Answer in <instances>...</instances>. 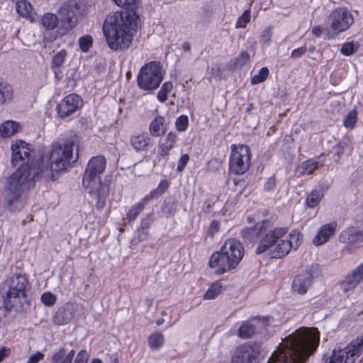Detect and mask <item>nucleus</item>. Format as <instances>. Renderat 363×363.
I'll use <instances>...</instances> for the list:
<instances>
[{"label": "nucleus", "instance_id": "nucleus-1", "mask_svg": "<svg viewBox=\"0 0 363 363\" xmlns=\"http://www.w3.org/2000/svg\"><path fill=\"white\" fill-rule=\"evenodd\" d=\"M113 1L125 11L108 15L104 22L103 30L107 44L111 50H124L130 47L137 31L138 16L135 9L138 6L139 1Z\"/></svg>", "mask_w": 363, "mask_h": 363}, {"label": "nucleus", "instance_id": "nucleus-2", "mask_svg": "<svg viewBox=\"0 0 363 363\" xmlns=\"http://www.w3.org/2000/svg\"><path fill=\"white\" fill-rule=\"evenodd\" d=\"M41 172L38 167L22 164L7 179L4 186L5 199L9 205L19 199L22 195L35 186V178Z\"/></svg>", "mask_w": 363, "mask_h": 363}, {"label": "nucleus", "instance_id": "nucleus-3", "mask_svg": "<svg viewBox=\"0 0 363 363\" xmlns=\"http://www.w3.org/2000/svg\"><path fill=\"white\" fill-rule=\"evenodd\" d=\"M79 143V140L76 134L69 135L63 142L54 143L49 159L50 169L46 167L44 169L43 167H40L41 172H43L45 177L54 179L52 172H60L67 170L77 160V157H74L73 150L74 147H78Z\"/></svg>", "mask_w": 363, "mask_h": 363}, {"label": "nucleus", "instance_id": "nucleus-4", "mask_svg": "<svg viewBox=\"0 0 363 363\" xmlns=\"http://www.w3.org/2000/svg\"><path fill=\"white\" fill-rule=\"evenodd\" d=\"M244 256V248L236 239H228L222 246L220 251L212 255L209 261L210 267L218 274L235 269Z\"/></svg>", "mask_w": 363, "mask_h": 363}, {"label": "nucleus", "instance_id": "nucleus-5", "mask_svg": "<svg viewBox=\"0 0 363 363\" xmlns=\"http://www.w3.org/2000/svg\"><path fill=\"white\" fill-rule=\"evenodd\" d=\"M287 233L284 228H275L262 238L257 247V253L266 252L273 247L270 252L272 258H281L288 255L292 248V242L289 240H279Z\"/></svg>", "mask_w": 363, "mask_h": 363}, {"label": "nucleus", "instance_id": "nucleus-6", "mask_svg": "<svg viewBox=\"0 0 363 363\" xmlns=\"http://www.w3.org/2000/svg\"><path fill=\"white\" fill-rule=\"evenodd\" d=\"M320 333L315 328L296 330V363H305L316 350Z\"/></svg>", "mask_w": 363, "mask_h": 363}, {"label": "nucleus", "instance_id": "nucleus-7", "mask_svg": "<svg viewBox=\"0 0 363 363\" xmlns=\"http://www.w3.org/2000/svg\"><path fill=\"white\" fill-rule=\"evenodd\" d=\"M28 286V281L24 275L14 274L10 278L9 281V290L4 297V308L1 309L4 314L17 303H20L21 298L26 297Z\"/></svg>", "mask_w": 363, "mask_h": 363}, {"label": "nucleus", "instance_id": "nucleus-8", "mask_svg": "<svg viewBox=\"0 0 363 363\" xmlns=\"http://www.w3.org/2000/svg\"><path fill=\"white\" fill-rule=\"evenodd\" d=\"M252 153L250 147L246 145H232L229 169L232 174H244L251 165Z\"/></svg>", "mask_w": 363, "mask_h": 363}, {"label": "nucleus", "instance_id": "nucleus-9", "mask_svg": "<svg viewBox=\"0 0 363 363\" xmlns=\"http://www.w3.org/2000/svg\"><path fill=\"white\" fill-rule=\"evenodd\" d=\"M162 79V69L160 63L151 62L140 69L138 75V84L143 90L151 91L156 89Z\"/></svg>", "mask_w": 363, "mask_h": 363}, {"label": "nucleus", "instance_id": "nucleus-10", "mask_svg": "<svg viewBox=\"0 0 363 363\" xmlns=\"http://www.w3.org/2000/svg\"><path fill=\"white\" fill-rule=\"evenodd\" d=\"M354 23L351 11L345 7L333 9L328 16L330 30L334 35H338L348 30Z\"/></svg>", "mask_w": 363, "mask_h": 363}, {"label": "nucleus", "instance_id": "nucleus-11", "mask_svg": "<svg viewBox=\"0 0 363 363\" xmlns=\"http://www.w3.org/2000/svg\"><path fill=\"white\" fill-rule=\"evenodd\" d=\"M363 341L352 342L343 349L334 350L329 363H354L362 354Z\"/></svg>", "mask_w": 363, "mask_h": 363}, {"label": "nucleus", "instance_id": "nucleus-12", "mask_svg": "<svg viewBox=\"0 0 363 363\" xmlns=\"http://www.w3.org/2000/svg\"><path fill=\"white\" fill-rule=\"evenodd\" d=\"M262 356L261 347L257 343H245L236 347L231 358V363H258Z\"/></svg>", "mask_w": 363, "mask_h": 363}, {"label": "nucleus", "instance_id": "nucleus-13", "mask_svg": "<svg viewBox=\"0 0 363 363\" xmlns=\"http://www.w3.org/2000/svg\"><path fill=\"white\" fill-rule=\"evenodd\" d=\"M295 337H287L274 352L267 363H295Z\"/></svg>", "mask_w": 363, "mask_h": 363}, {"label": "nucleus", "instance_id": "nucleus-14", "mask_svg": "<svg viewBox=\"0 0 363 363\" xmlns=\"http://www.w3.org/2000/svg\"><path fill=\"white\" fill-rule=\"evenodd\" d=\"M11 162L13 165L16 166L19 162H22L23 164L30 165L29 163L33 159V153L30 144L21 140H16L11 145Z\"/></svg>", "mask_w": 363, "mask_h": 363}, {"label": "nucleus", "instance_id": "nucleus-15", "mask_svg": "<svg viewBox=\"0 0 363 363\" xmlns=\"http://www.w3.org/2000/svg\"><path fill=\"white\" fill-rule=\"evenodd\" d=\"M81 14V6L77 0H69L64 3L60 9V15L67 23L66 30H69L77 24Z\"/></svg>", "mask_w": 363, "mask_h": 363}, {"label": "nucleus", "instance_id": "nucleus-16", "mask_svg": "<svg viewBox=\"0 0 363 363\" xmlns=\"http://www.w3.org/2000/svg\"><path fill=\"white\" fill-rule=\"evenodd\" d=\"M82 106V100L78 94H72L65 96L57 105V113L61 118H67Z\"/></svg>", "mask_w": 363, "mask_h": 363}, {"label": "nucleus", "instance_id": "nucleus-17", "mask_svg": "<svg viewBox=\"0 0 363 363\" xmlns=\"http://www.w3.org/2000/svg\"><path fill=\"white\" fill-rule=\"evenodd\" d=\"M82 184L90 194H94L99 198L105 196L108 193V188L101 183L99 175L84 174Z\"/></svg>", "mask_w": 363, "mask_h": 363}, {"label": "nucleus", "instance_id": "nucleus-18", "mask_svg": "<svg viewBox=\"0 0 363 363\" xmlns=\"http://www.w3.org/2000/svg\"><path fill=\"white\" fill-rule=\"evenodd\" d=\"M77 311V305L67 303L57 308L52 318V321L57 325L68 324L74 318Z\"/></svg>", "mask_w": 363, "mask_h": 363}, {"label": "nucleus", "instance_id": "nucleus-19", "mask_svg": "<svg viewBox=\"0 0 363 363\" xmlns=\"http://www.w3.org/2000/svg\"><path fill=\"white\" fill-rule=\"evenodd\" d=\"M315 271V268L310 267L298 273L296 276V293L300 295L306 294L313 284Z\"/></svg>", "mask_w": 363, "mask_h": 363}, {"label": "nucleus", "instance_id": "nucleus-20", "mask_svg": "<svg viewBox=\"0 0 363 363\" xmlns=\"http://www.w3.org/2000/svg\"><path fill=\"white\" fill-rule=\"evenodd\" d=\"M337 228L336 223H330L323 225L318 231L313 239V244L315 246H320L327 242L329 239L335 233Z\"/></svg>", "mask_w": 363, "mask_h": 363}, {"label": "nucleus", "instance_id": "nucleus-21", "mask_svg": "<svg viewBox=\"0 0 363 363\" xmlns=\"http://www.w3.org/2000/svg\"><path fill=\"white\" fill-rule=\"evenodd\" d=\"M340 240L351 248L356 247L357 244L363 242V231H359L354 228H349L340 233Z\"/></svg>", "mask_w": 363, "mask_h": 363}, {"label": "nucleus", "instance_id": "nucleus-22", "mask_svg": "<svg viewBox=\"0 0 363 363\" xmlns=\"http://www.w3.org/2000/svg\"><path fill=\"white\" fill-rule=\"evenodd\" d=\"M106 161L104 156L93 157L89 162L84 174H93L101 176L104 172Z\"/></svg>", "mask_w": 363, "mask_h": 363}, {"label": "nucleus", "instance_id": "nucleus-23", "mask_svg": "<svg viewBox=\"0 0 363 363\" xmlns=\"http://www.w3.org/2000/svg\"><path fill=\"white\" fill-rule=\"evenodd\" d=\"M75 351L71 350L67 352L64 347H60L52 354L50 358L51 363H72Z\"/></svg>", "mask_w": 363, "mask_h": 363}, {"label": "nucleus", "instance_id": "nucleus-24", "mask_svg": "<svg viewBox=\"0 0 363 363\" xmlns=\"http://www.w3.org/2000/svg\"><path fill=\"white\" fill-rule=\"evenodd\" d=\"M21 125L16 121H6L0 125V135L3 138H9L18 133Z\"/></svg>", "mask_w": 363, "mask_h": 363}, {"label": "nucleus", "instance_id": "nucleus-25", "mask_svg": "<svg viewBox=\"0 0 363 363\" xmlns=\"http://www.w3.org/2000/svg\"><path fill=\"white\" fill-rule=\"evenodd\" d=\"M264 223H257L255 225L242 230V234L245 239L250 241L256 240L263 233Z\"/></svg>", "mask_w": 363, "mask_h": 363}, {"label": "nucleus", "instance_id": "nucleus-26", "mask_svg": "<svg viewBox=\"0 0 363 363\" xmlns=\"http://www.w3.org/2000/svg\"><path fill=\"white\" fill-rule=\"evenodd\" d=\"M360 283L359 280L354 276L352 272H351L340 281V286L345 293H347L354 289Z\"/></svg>", "mask_w": 363, "mask_h": 363}, {"label": "nucleus", "instance_id": "nucleus-27", "mask_svg": "<svg viewBox=\"0 0 363 363\" xmlns=\"http://www.w3.org/2000/svg\"><path fill=\"white\" fill-rule=\"evenodd\" d=\"M176 138L177 137L174 133H169L167 134L165 140L160 146L159 153L160 155L166 156L169 154L176 142Z\"/></svg>", "mask_w": 363, "mask_h": 363}, {"label": "nucleus", "instance_id": "nucleus-28", "mask_svg": "<svg viewBox=\"0 0 363 363\" xmlns=\"http://www.w3.org/2000/svg\"><path fill=\"white\" fill-rule=\"evenodd\" d=\"M17 13L23 18H28L31 17L33 8L30 2L26 0L18 1L16 4Z\"/></svg>", "mask_w": 363, "mask_h": 363}, {"label": "nucleus", "instance_id": "nucleus-29", "mask_svg": "<svg viewBox=\"0 0 363 363\" xmlns=\"http://www.w3.org/2000/svg\"><path fill=\"white\" fill-rule=\"evenodd\" d=\"M164 118L162 116L156 117L150 123V130L153 136L158 137L164 133Z\"/></svg>", "mask_w": 363, "mask_h": 363}, {"label": "nucleus", "instance_id": "nucleus-30", "mask_svg": "<svg viewBox=\"0 0 363 363\" xmlns=\"http://www.w3.org/2000/svg\"><path fill=\"white\" fill-rule=\"evenodd\" d=\"M150 138L146 135L133 136L131 144L136 150H143L149 145Z\"/></svg>", "mask_w": 363, "mask_h": 363}, {"label": "nucleus", "instance_id": "nucleus-31", "mask_svg": "<svg viewBox=\"0 0 363 363\" xmlns=\"http://www.w3.org/2000/svg\"><path fill=\"white\" fill-rule=\"evenodd\" d=\"M13 92L12 87L5 82H0V104L9 102L12 100Z\"/></svg>", "mask_w": 363, "mask_h": 363}, {"label": "nucleus", "instance_id": "nucleus-32", "mask_svg": "<svg viewBox=\"0 0 363 363\" xmlns=\"http://www.w3.org/2000/svg\"><path fill=\"white\" fill-rule=\"evenodd\" d=\"M238 333L241 338H250L255 333V326L250 322H245L240 325Z\"/></svg>", "mask_w": 363, "mask_h": 363}, {"label": "nucleus", "instance_id": "nucleus-33", "mask_svg": "<svg viewBox=\"0 0 363 363\" xmlns=\"http://www.w3.org/2000/svg\"><path fill=\"white\" fill-rule=\"evenodd\" d=\"M164 343V336L160 332H155L148 337L149 346L152 350H157Z\"/></svg>", "mask_w": 363, "mask_h": 363}, {"label": "nucleus", "instance_id": "nucleus-34", "mask_svg": "<svg viewBox=\"0 0 363 363\" xmlns=\"http://www.w3.org/2000/svg\"><path fill=\"white\" fill-rule=\"evenodd\" d=\"M318 167V162L314 160H308L303 162L299 167L300 174H311Z\"/></svg>", "mask_w": 363, "mask_h": 363}, {"label": "nucleus", "instance_id": "nucleus-35", "mask_svg": "<svg viewBox=\"0 0 363 363\" xmlns=\"http://www.w3.org/2000/svg\"><path fill=\"white\" fill-rule=\"evenodd\" d=\"M323 192L321 190H313L308 195L306 202L310 208L315 207L323 198Z\"/></svg>", "mask_w": 363, "mask_h": 363}, {"label": "nucleus", "instance_id": "nucleus-36", "mask_svg": "<svg viewBox=\"0 0 363 363\" xmlns=\"http://www.w3.org/2000/svg\"><path fill=\"white\" fill-rule=\"evenodd\" d=\"M169 183L167 180L164 179L160 182L157 189L152 190L149 195L146 196V201L150 199L161 196L168 189Z\"/></svg>", "mask_w": 363, "mask_h": 363}, {"label": "nucleus", "instance_id": "nucleus-37", "mask_svg": "<svg viewBox=\"0 0 363 363\" xmlns=\"http://www.w3.org/2000/svg\"><path fill=\"white\" fill-rule=\"evenodd\" d=\"M58 23L57 16L53 13H46L42 18V23L47 29H54L57 26Z\"/></svg>", "mask_w": 363, "mask_h": 363}, {"label": "nucleus", "instance_id": "nucleus-38", "mask_svg": "<svg viewBox=\"0 0 363 363\" xmlns=\"http://www.w3.org/2000/svg\"><path fill=\"white\" fill-rule=\"evenodd\" d=\"M222 291V286L218 282L213 283L203 295V299L211 300L217 297Z\"/></svg>", "mask_w": 363, "mask_h": 363}, {"label": "nucleus", "instance_id": "nucleus-39", "mask_svg": "<svg viewBox=\"0 0 363 363\" xmlns=\"http://www.w3.org/2000/svg\"><path fill=\"white\" fill-rule=\"evenodd\" d=\"M148 203L146 201V198L145 197L140 203H138L135 206H133L127 213V218L130 220H133L136 218L140 211L143 209L144 206Z\"/></svg>", "mask_w": 363, "mask_h": 363}, {"label": "nucleus", "instance_id": "nucleus-40", "mask_svg": "<svg viewBox=\"0 0 363 363\" xmlns=\"http://www.w3.org/2000/svg\"><path fill=\"white\" fill-rule=\"evenodd\" d=\"M357 115L358 113L356 109H353L350 111L343 121L344 126L349 129L354 128L357 121Z\"/></svg>", "mask_w": 363, "mask_h": 363}, {"label": "nucleus", "instance_id": "nucleus-41", "mask_svg": "<svg viewBox=\"0 0 363 363\" xmlns=\"http://www.w3.org/2000/svg\"><path fill=\"white\" fill-rule=\"evenodd\" d=\"M172 88L173 85L171 82L164 83L157 93L158 100L161 102H164L167 99V94L170 93Z\"/></svg>", "mask_w": 363, "mask_h": 363}, {"label": "nucleus", "instance_id": "nucleus-42", "mask_svg": "<svg viewBox=\"0 0 363 363\" xmlns=\"http://www.w3.org/2000/svg\"><path fill=\"white\" fill-rule=\"evenodd\" d=\"M57 299V296L51 292L43 293L40 298L43 305L47 307L53 306L56 303Z\"/></svg>", "mask_w": 363, "mask_h": 363}, {"label": "nucleus", "instance_id": "nucleus-43", "mask_svg": "<svg viewBox=\"0 0 363 363\" xmlns=\"http://www.w3.org/2000/svg\"><path fill=\"white\" fill-rule=\"evenodd\" d=\"M269 75V70L267 67H262L257 74L254 75L251 79L252 84H257L264 82Z\"/></svg>", "mask_w": 363, "mask_h": 363}, {"label": "nucleus", "instance_id": "nucleus-44", "mask_svg": "<svg viewBox=\"0 0 363 363\" xmlns=\"http://www.w3.org/2000/svg\"><path fill=\"white\" fill-rule=\"evenodd\" d=\"M67 52L65 50H62L56 53L52 58L53 65L57 67H62L64 64Z\"/></svg>", "mask_w": 363, "mask_h": 363}, {"label": "nucleus", "instance_id": "nucleus-45", "mask_svg": "<svg viewBox=\"0 0 363 363\" xmlns=\"http://www.w3.org/2000/svg\"><path fill=\"white\" fill-rule=\"evenodd\" d=\"M92 45V38L90 35H85L79 39V46L83 52H87Z\"/></svg>", "mask_w": 363, "mask_h": 363}, {"label": "nucleus", "instance_id": "nucleus-46", "mask_svg": "<svg viewBox=\"0 0 363 363\" xmlns=\"http://www.w3.org/2000/svg\"><path fill=\"white\" fill-rule=\"evenodd\" d=\"M357 47H355L352 42H348L342 45L341 52L345 55H351L357 51Z\"/></svg>", "mask_w": 363, "mask_h": 363}, {"label": "nucleus", "instance_id": "nucleus-47", "mask_svg": "<svg viewBox=\"0 0 363 363\" xmlns=\"http://www.w3.org/2000/svg\"><path fill=\"white\" fill-rule=\"evenodd\" d=\"M250 20V11L249 10H246L242 15L239 18L237 21L236 26L238 28H245L247 23Z\"/></svg>", "mask_w": 363, "mask_h": 363}, {"label": "nucleus", "instance_id": "nucleus-48", "mask_svg": "<svg viewBox=\"0 0 363 363\" xmlns=\"http://www.w3.org/2000/svg\"><path fill=\"white\" fill-rule=\"evenodd\" d=\"M176 126L178 130L184 131L188 126V117L186 116H181L176 121Z\"/></svg>", "mask_w": 363, "mask_h": 363}, {"label": "nucleus", "instance_id": "nucleus-49", "mask_svg": "<svg viewBox=\"0 0 363 363\" xmlns=\"http://www.w3.org/2000/svg\"><path fill=\"white\" fill-rule=\"evenodd\" d=\"M45 357V354L38 351L35 352L34 354H32L28 359L27 362L26 363H38L41 360H43Z\"/></svg>", "mask_w": 363, "mask_h": 363}, {"label": "nucleus", "instance_id": "nucleus-50", "mask_svg": "<svg viewBox=\"0 0 363 363\" xmlns=\"http://www.w3.org/2000/svg\"><path fill=\"white\" fill-rule=\"evenodd\" d=\"M88 359H89L88 352L84 350H82L77 354L74 363H87Z\"/></svg>", "mask_w": 363, "mask_h": 363}, {"label": "nucleus", "instance_id": "nucleus-51", "mask_svg": "<svg viewBox=\"0 0 363 363\" xmlns=\"http://www.w3.org/2000/svg\"><path fill=\"white\" fill-rule=\"evenodd\" d=\"M189 160V156L187 154L182 155L179 164L177 165V170L182 172Z\"/></svg>", "mask_w": 363, "mask_h": 363}, {"label": "nucleus", "instance_id": "nucleus-52", "mask_svg": "<svg viewBox=\"0 0 363 363\" xmlns=\"http://www.w3.org/2000/svg\"><path fill=\"white\" fill-rule=\"evenodd\" d=\"M352 272L360 282L363 281V262L357 266Z\"/></svg>", "mask_w": 363, "mask_h": 363}, {"label": "nucleus", "instance_id": "nucleus-53", "mask_svg": "<svg viewBox=\"0 0 363 363\" xmlns=\"http://www.w3.org/2000/svg\"><path fill=\"white\" fill-rule=\"evenodd\" d=\"M271 37H272V32H271L270 28H266L264 30V31L262 34V36H261V40H262V43H268L271 40Z\"/></svg>", "mask_w": 363, "mask_h": 363}, {"label": "nucleus", "instance_id": "nucleus-54", "mask_svg": "<svg viewBox=\"0 0 363 363\" xmlns=\"http://www.w3.org/2000/svg\"><path fill=\"white\" fill-rule=\"evenodd\" d=\"M250 60V55L247 52H242L238 59V63L243 65Z\"/></svg>", "mask_w": 363, "mask_h": 363}, {"label": "nucleus", "instance_id": "nucleus-55", "mask_svg": "<svg viewBox=\"0 0 363 363\" xmlns=\"http://www.w3.org/2000/svg\"><path fill=\"white\" fill-rule=\"evenodd\" d=\"M11 354V349L6 347H0V362H1L6 357H8Z\"/></svg>", "mask_w": 363, "mask_h": 363}, {"label": "nucleus", "instance_id": "nucleus-56", "mask_svg": "<svg viewBox=\"0 0 363 363\" xmlns=\"http://www.w3.org/2000/svg\"><path fill=\"white\" fill-rule=\"evenodd\" d=\"M219 230V223L216 221H213L209 228V233L211 236H213Z\"/></svg>", "mask_w": 363, "mask_h": 363}, {"label": "nucleus", "instance_id": "nucleus-57", "mask_svg": "<svg viewBox=\"0 0 363 363\" xmlns=\"http://www.w3.org/2000/svg\"><path fill=\"white\" fill-rule=\"evenodd\" d=\"M312 33L316 36H319L322 33V28L320 26H315L312 28Z\"/></svg>", "mask_w": 363, "mask_h": 363}, {"label": "nucleus", "instance_id": "nucleus-58", "mask_svg": "<svg viewBox=\"0 0 363 363\" xmlns=\"http://www.w3.org/2000/svg\"><path fill=\"white\" fill-rule=\"evenodd\" d=\"M267 184L268 185V188L269 189L274 187V185H275V180H274V179L270 178L269 179V181L267 182Z\"/></svg>", "mask_w": 363, "mask_h": 363}, {"label": "nucleus", "instance_id": "nucleus-59", "mask_svg": "<svg viewBox=\"0 0 363 363\" xmlns=\"http://www.w3.org/2000/svg\"><path fill=\"white\" fill-rule=\"evenodd\" d=\"M91 363H103L102 361L100 359L96 358L94 359Z\"/></svg>", "mask_w": 363, "mask_h": 363}, {"label": "nucleus", "instance_id": "nucleus-60", "mask_svg": "<svg viewBox=\"0 0 363 363\" xmlns=\"http://www.w3.org/2000/svg\"><path fill=\"white\" fill-rule=\"evenodd\" d=\"M130 76H131V73L130 72L126 74V77L128 79H129L130 77Z\"/></svg>", "mask_w": 363, "mask_h": 363}, {"label": "nucleus", "instance_id": "nucleus-61", "mask_svg": "<svg viewBox=\"0 0 363 363\" xmlns=\"http://www.w3.org/2000/svg\"><path fill=\"white\" fill-rule=\"evenodd\" d=\"M184 48L186 49V50H189V46L187 45H184Z\"/></svg>", "mask_w": 363, "mask_h": 363}, {"label": "nucleus", "instance_id": "nucleus-62", "mask_svg": "<svg viewBox=\"0 0 363 363\" xmlns=\"http://www.w3.org/2000/svg\"><path fill=\"white\" fill-rule=\"evenodd\" d=\"M160 323H161V320H159V321L157 322V324H158V325H160Z\"/></svg>", "mask_w": 363, "mask_h": 363}]
</instances>
